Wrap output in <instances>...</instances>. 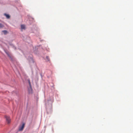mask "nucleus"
Listing matches in <instances>:
<instances>
[{"mask_svg": "<svg viewBox=\"0 0 133 133\" xmlns=\"http://www.w3.org/2000/svg\"><path fill=\"white\" fill-rule=\"evenodd\" d=\"M2 32L3 33V34L4 35H6L8 33L7 31L6 30H3Z\"/></svg>", "mask_w": 133, "mask_h": 133, "instance_id": "3", "label": "nucleus"}, {"mask_svg": "<svg viewBox=\"0 0 133 133\" xmlns=\"http://www.w3.org/2000/svg\"><path fill=\"white\" fill-rule=\"evenodd\" d=\"M5 118H6V122H7L8 124L9 123L11 122V119H10V118L8 116H5Z\"/></svg>", "mask_w": 133, "mask_h": 133, "instance_id": "2", "label": "nucleus"}, {"mask_svg": "<svg viewBox=\"0 0 133 133\" xmlns=\"http://www.w3.org/2000/svg\"><path fill=\"white\" fill-rule=\"evenodd\" d=\"M46 58L48 61H50V60L49 57L48 56H46Z\"/></svg>", "mask_w": 133, "mask_h": 133, "instance_id": "7", "label": "nucleus"}, {"mask_svg": "<svg viewBox=\"0 0 133 133\" xmlns=\"http://www.w3.org/2000/svg\"><path fill=\"white\" fill-rule=\"evenodd\" d=\"M21 27L22 29H25V26L24 25H22L21 26Z\"/></svg>", "mask_w": 133, "mask_h": 133, "instance_id": "4", "label": "nucleus"}, {"mask_svg": "<svg viewBox=\"0 0 133 133\" xmlns=\"http://www.w3.org/2000/svg\"><path fill=\"white\" fill-rule=\"evenodd\" d=\"M25 125V124L24 123H23L22 125L20 126L19 127V131H22L23 130L24 127Z\"/></svg>", "mask_w": 133, "mask_h": 133, "instance_id": "1", "label": "nucleus"}, {"mask_svg": "<svg viewBox=\"0 0 133 133\" xmlns=\"http://www.w3.org/2000/svg\"><path fill=\"white\" fill-rule=\"evenodd\" d=\"M4 25L1 24V23H0V28H3L4 27Z\"/></svg>", "mask_w": 133, "mask_h": 133, "instance_id": "6", "label": "nucleus"}, {"mask_svg": "<svg viewBox=\"0 0 133 133\" xmlns=\"http://www.w3.org/2000/svg\"><path fill=\"white\" fill-rule=\"evenodd\" d=\"M4 15L6 16V17L8 19L10 18V16L6 14H4Z\"/></svg>", "mask_w": 133, "mask_h": 133, "instance_id": "5", "label": "nucleus"}]
</instances>
